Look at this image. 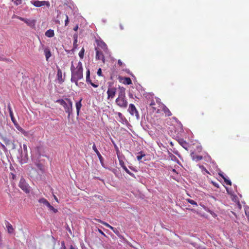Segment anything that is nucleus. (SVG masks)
<instances>
[{"label": "nucleus", "instance_id": "nucleus-32", "mask_svg": "<svg viewBox=\"0 0 249 249\" xmlns=\"http://www.w3.org/2000/svg\"><path fill=\"white\" fill-rule=\"evenodd\" d=\"M90 72H89V71L88 70L87 71V73H86V81L87 83H89V82L91 81V80H90Z\"/></svg>", "mask_w": 249, "mask_h": 249}, {"label": "nucleus", "instance_id": "nucleus-13", "mask_svg": "<svg viewBox=\"0 0 249 249\" xmlns=\"http://www.w3.org/2000/svg\"><path fill=\"white\" fill-rule=\"evenodd\" d=\"M18 151L20 152V157H18V158H20L22 163H26L28 160L27 153H24V154L23 153L21 146H20V149L18 150Z\"/></svg>", "mask_w": 249, "mask_h": 249}, {"label": "nucleus", "instance_id": "nucleus-24", "mask_svg": "<svg viewBox=\"0 0 249 249\" xmlns=\"http://www.w3.org/2000/svg\"><path fill=\"white\" fill-rule=\"evenodd\" d=\"M95 220L97 221H98V222L104 225L105 226H106L107 227V228H109V229L113 230V227L111 226L110 225H109L108 223L105 222H104L102 220H101V219H96L95 218Z\"/></svg>", "mask_w": 249, "mask_h": 249}, {"label": "nucleus", "instance_id": "nucleus-8", "mask_svg": "<svg viewBox=\"0 0 249 249\" xmlns=\"http://www.w3.org/2000/svg\"><path fill=\"white\" fill-rule=\"evenodd\" d=\"M65 103L66 105H62V106L64 107L65 111L70 114L72 110V102L70 99L66 98Z\"/></svg>", "mask_w": 249, "mask_h": 249}, {"label": "nucleus", "instance_id": "nucleus-43", "mask_svg": "<svg viewBox=\"0 0 249 249\" xmlns=\"http://www.w3.org/2000/svg\"><path fill=\"white\" fill-rule=\"evenodd\" d=\"M17 18L20 19V20L21 21H26L27 20H28V19L27 18H22V17H17Z\"/></svg>", "mask_w": 249, "mask_h": 249}, {"label": "nucleus", "instance_id": "nucleus-49", "mask_svg": "<svg viewBox=\"0 0 249 249\" xmlns=\"http://www.w3.org/2000/svg\"><path fill=\"white\" fill-rule=\"evenodd\" d=\"M118 64L120 66H122L123 65V63L121 61V60L120 59H119L118 60Z\"/></svg>", "mask_w": 249, "mask_h": 249}, {"label": "nucleus", "instance_id": "nucleus-6", "mask_svg": "<svg viewBox=\"0 0 249 249\" xmlns=\"http://www.w3.org/2000/svg\"><path fill=\"white\" fill-rule=\"evenodd\" d=\"M31 3L34 5L35 7H40L42 6L46 5L47 7H50V3L48 1H39L38 0H32Z\"/></svg>", "mask_w": 249, "mask_h": 249}, {"label": "nucleus", "instance_id": "nucleus-22", "mask_svg": "<svg viewBox=\"0 0 249 249\" xmlns=\"http://www.w3.org/2000/svg\"><path fill=\"white\" fill-rule=\"evenodd\" d=\"M44 53L46 60L48 61L49 58L51 56V53L50 49L48 48H45L44 50Z\"/></svg>", "mask_w": 249, "mask_h": 249}, {"label": "nucleus", "instance_id": "nucleus-25", "mask_svg": "<svg viewBox=\"0 0 249 249\" xmlns=\"http://www.w3.org/2000/svg\"><path fill=\"white\" fill-rule=\"evenodd\" d=\"M38 202L40 203L44 204V205L46 206L47 207L50 204V203L48 202V201L44 198H40L38 200Z\"/></svg>", "mask_w": 249, "mask_h": 249}, {"label": "nucleus", "instance_id": "nucleus-61", "mask_svg": "<svg viewBox=\"0 0 249 249\" xmlns=\"http://www.w3.org/2000/svg\"><path fill=\"white\" fill-rule=\"evenodd\" d=\"M13 168H14V167H12V168L11 167H10L11 170H13Z\"/></svg>", "mask_w": 249, "mask_h": 249}, {"label": "nucleus", "instance_id": "nucleus-50", "mask_svg": "<svg viewBox=\"0 0 249 249\" xmlns=\"http://www.w3.org/2000/svg\"><path fill=\"white\" fill-rule=\"evenodd\" d=\"M73 30L75 31H77L78 30V24H76L75 27L73 28Z\"/></svg>", "mask_w": 249, "mask_h": 249}, {"label": "nucleus", "instance_id": "nucleus-56", "mask_svg": "<svg viewBox=\"0 0 249 249\" xmlns=\"http://www.w3.org/2000/svg\"><path fill=\"white\" fill-rule=\"evenodd\" d=\"M53 197L56 201L58 202V198H57V197L55 195H53Z\"/></svg>", "mask_w": 249, "mask_h": 249}, {"label": "nucleus", "instance_id": "nucleus-40", "mask_svg": "<svg viewBox=\"0 0 249 249\" xmlns=\"http://www.w3.org/2000/svg\"><path fill=\"white\" fill-rule=\"evenodd\" d=\"M10 59L5 57L0 56V61H9Z\"/></svg>", "mask_w": 249, "mask_h": 249}, {"label": "nucleus", "instance_id": "nucleus-64", "mask_svg": "<svg viewBox=\"0 0 249 249\" xmlns=\"http://www.w3.org/2000/svg\"><path fill=\"white\" fill-rule=\"evenodd\" d=\"M135 98L139 99V97H138L137 96H135Z\"/></svg>", "mask_w": 249, "mask_h": 249}, {"label": "nucleus", "instance_id": "nucleus-39", "mask_svg": "<svg viewBox=\"0 0 249 249\" xmlns=\"http://www.w3.org/2000/svg\"><path fill=\"white\" fill-rule=\"evenodd\" d=\"M119 162H120V165L121 166V167L124 169V168L125 167H126L125 166V164H124V162L121 160L119 161Z\"/></svg>", "mask_w": 249, "mask_h": 249}, {"label": "nucleus", "instance_id": "nucleus-57", "mask_svg": "<svg viewBox=\"0 0 249 249\" xmlns=\"http://www.w3.org/2000/svg\"><path fill=\"white\" fill-rule=\"evenodd\" d=\"M118 115L119 117H121L122 116V114L120 112H118Z\"/></svg>", "mask_w": 249, "mask_h": 249}, {"label": "nucleus", "instance_id": "nucleus-16", "mask_svg": "<svg viewBox=\"0 0 249 249\" xmlns=\"http://www.w3.org/2000/svg\"><path fill=\"white\" fill-rule=\"evenodd\" d=\"M5 223L8 232L9 233H12L14 231L12 225L8 221L6 220H5Z\"/></svg>", "mask_w": 249, "mask_h": 249}, {"label": "nucleus", "instance_id": "nucleus-48", "mask_svg": "<svg viewBox=\"0 0 249 249\" xmlns=\"http://www.w3.org/2000/svg\"><path fill=\"white\" fill-rule=\"evenodd\" d=\"M78 101H76L75 102V107H76V112H77V116H78Z\"/></svg>", "mask_w": 249, "mask_h": 249}, {"label": "nucleus", "instance_id": "nucleus-46", "mask_svg": "<svg viewBox=\"0 0 249 249\" xmlns=\"http://www.w3.org/2000/svg\"><path fill=\"white\" fill-rule=\"evenodd\" d=\"M97 74L99 75V76H101L102 75V70L101 68H99L98 70V71H97Z\"/></svg>", "mask_w": 249, "mask_h": 249}, {"label": "nucleus", "instance_id": "nucleus-29", "mask_svg": "<svg viewBox=\"0 0 249 249\" xmlns=\"http://www.w3.org/2000/svg\"><path fill=\"white\" fill-rule=\"evenodd\" d=\"M220 176L224 179L225 182L227 184L229 185H231V182L230 180L226 178L223 175L220 174Z\"/></svg>", "mask_w": 249, "mask_h": 249}, {"label": "nucleus", "instance_id": "nucleus-53", "mask_svg": "<svg viewBox=\"0 0 249 249\" xmlns=\"http://www.w3.org/2000/svg\"><path fill=\"white\" fill-rule=\"evenodd\" d=\"M128 96H129V98H134L133 97V95L131 93H129Z\"/></svg>", "mask_w": 249, "mask_h": 249}, {"label": "nucleus", "instance_id": "nucleus-38", "mask_svg": "<svg viewBox=\"0 0 249 249\" xmlns=\"http://www.w3.org/2000/svg\"><path fill=\"white\" fill-rule=\"evenodd\" d=\"M0 146L4 151L6 152L7 151V148L5 147V146L3 144L0 143Z\"/></svg>", "mask_w": 249, "mask_h": 249}, {"label": "nucleus", "instance_id": "nucleus-14", "mask_svg": "<svg viewBox=\"0 0 249 249\" xmlns=\"http://www.w3.org/2000/svg\"><path fill=\"white\" fill-rule=\"evenodd\" d=\"M119 80L124 85H130L132 83L131 79L129 77H119Z\"/></svg>", "mask_w": 249, "mask_h": 249}, {"label": "nucleus", "instance_id": "nucleus-23", "mask_svg": "<svg viewBox=\"0 0 249 249\" xmlns=\"http://www.w3.org/2000/svg\"><path fill=\"white\" fill-rule=\"evenodd\" d=\"M192 158L193 160L198 161L201 160L203 159L202 156L194 155L193 153L191 154Z\"/></svg>", "mask_w": 249, "mask_h": 249}, {"label": "nucleus", "instance_id": "nucleus-17", "mask_svg": "<svg viewBox=\"0 0 249 249\" xmlns=\"http://www.w3.org/2000/svg\"><path fill=\"white\" fill-rule=\"evenodd\" d=\"M156 104L154 101L152 100L149 103V107L151 108L153 112H156L157 113L159 112V109H158L156 107Z\"/></svg>", "mask_w": 249, "mask_h": 249}, {"label": "nucleus", "instance_id": "nucleus-5", "mask_svg": "<svg viewBox=\"0 0 249 249\" xmlns=\"http://www.w3.org/2000/svg\"><path fill=\"white\" fill-rule=\"evenodd\" d=\"M18 186L26 193H28L30 192L29 186L25 181V180L23 177H21L20 178Z\"/></svg>", "mask_w": 249, "mask_h": 249}, {"label": "nucleus", "instance_id": "nucleus-7", "mask_svg": "<svg viewBox=\"0 0 249 249\" xmlns=\"http://www.w3.org/2000/svg\"><path fill=\"white\" fill-rule=\"evenodd\" d=\"M73 48L70 50L65 49V51L68 53L74 54L75 51L77 49V37H78L77 34L76 33H75L73 35Z\"/></svg>", "mask_w": 249, "mask_h": 249}, {"label": "nucleus", "instance_id": "nucleus-59", "mask_svg": "<svg viewBox=\"0 0 249 249\" xmlns=\"http://www.w3.org/2000/svg\"><path fill=\"white\" fill-rule=\"evenodd\" d=\"M69 249H75V248L72 245H71Z\"/></svg>", "mask_w": 249, "mask_h": 249}, {"label": "nucleus", "instance_id": "nucleus-37", "mask_svg": "<svg viewBox=\"0 0 249 249\" xmlns=\"http://www.w3.org/2000/svg\"><path fill=\"white\" fill-rule=\"evenodd\" d=\"M12 1L16 5H18L21 3L22 0H12Z\"/></svg>", "mask_w": 249, "mask_h": 249}, {"label": "nucleus", "instance_id": "nucleus-1", "mask_svg": "<svg viewBox=\"0 0 249 249\" xmlns=\"http://www.w3.org/2000/svg\"><path fill=\"white\" fill-rule=\"evenodd\" d=\"M116 104L122 108H126L127 101L125 98V89L123 87H119L118 97L115 100Z\"/></svg>", "mask_w": 249, "mask_h": 249}, {"label": "nucleus", "instance_id": "nucleus-51", "mask_svg": "<svg viewBox=\"0 0 249 249\" xmlns=\"http://www.w3.org/2000/svg\"><path fill=\"white\" fill-rule=\"evenodd\" d=\"M98 231L99 232L102 234V235H104V236H106L105 234L102 231V230H101L100 229H98Z\"/></svg>", "mask_w": 249, "mask_h": 249}, {"label": "nucleus", "instance_id": "nucleus-9", "mask_svg": "<svg viewBox=\"0 0 249 249\" xmlns=\"http://www.w3.org/2000/svg\"><path fill=\"white\" fill-rule=\"evenodd\" d=\"M128 110L131 115H135L137 118H139V113L134 105L130 104L129 106Z\"/></svg>", "mask_w": 249, "mask_h": 249}, {"label": "nucleus", "instance_id": "nucleus-42", "mask_svg": "<svg viewBox=\"0 0 249 249\" xmlns=\"http://www.w3.org/2000/svg\"><path fill=\"white\" fill-rule=\"evenodd\" d=\"M12 145V149H15L16 148V145L15 143V141L13 140L12 143H11Z\"/></svg>", "mask_w": 249, "mask_h": 249}, {"label": "nucleus", "instance_id": "nucleus-34", "mask_svg": "<svg viewBox=\"0 0 249 249\" xmlns=\"http://www.w3.org/2000/svg\"><path fill=\"white\" fill-rule=\"evenodd\" d=\"M65 101H66V99L65 100L58 99V100H56V102L60 104L61 106H62V105H66Z\"/></svg>", "mask_w": 249, "mask_h": 249}, {"label": "nucleus", "instance_id": "nucleus-33", "mask_svg": "<svg viewBox=\"0 0 249 249\" xmlns=\"http://www.w3.org/2000/svg\"><path fill=\"white\" fill-rule=\"evenodd\" d=\"M140 154V155H138L137 157V160H139V161H141L142 159L145 156V154H143L142 152H141L139 153Z\"/></svg>", "mask_w": 249, "mask_h": 249}, {"label": "nucleus", "instance_id": "nucleus-58", "mask_svg": "<svg viewBox=\"0 0 249 249\" xmlns=\"http://www.w3.org/2000/svg\"><path fill=\"white\" fill-rule=\"evenodd\" d=\"M17 17H18V16L16 15H14L12 17V18H17Z\"/></svg>", "mask_w": 249, "mask_h": 249}, {"label": "nucleus", "instance_id": "nucleus-10", "mask_svg": "<svg viewBox=\"0 0 249 249\" xmlns=\"http://www.w3.org/2000/svg\"><path fill=\"white\" fill-rule=\"evenodd\" d=\"M57 72L56 75V80L58 81V83L59 84H61L65 81V76L63 78L62 71L58 66H57Z\"/></svg>", "mask_w": 249, "mask_h": 249}, {"label": "nucleus", "instance_id": "nucleus-35", "mask_svg": "<svg viewBox=\"0 0 249 249\" xmlns=\"http://www.w3.org/2000/svg\"><path fill=\"white\" fill-rule=\"evenodd\" d=\"M84 48H82L80 52L79 53V56L80 57V58H83L84 53Z\"/></svg>", "mask_w": 249, "mask_h": 249}, {"label": "nucleus", "instance_id": "nucleus-26", "mask_svg": "<svg viewBox=\"0 0 249 249\" xmlns=\"http://www.w3.org/2000/svg\"><path fill=\"white\" fill-rule=\"evenodd\" d=\"M2 140L6 145H9L11 144L13 142V141L10 140L7 137L2 138Z\"/></svg>", "mask_w": 249, "mask_h": 249}, {"label": "nucleus", "instance_id": "nucleus-52", "mask_svg": "<svg viewBox=\"0 0 249 249\" xmlns=\"http://www.w3.org/2000/svg\"><path fill=\"white\" fill-rule=\"evenodd\" d=\"M66 17H67V18L65 20V25H67L69 22L68 17L67 16Z\"/></svg>", "mask_w": 249, "mask_h": 249}, {"label": "nucleus", "instance_id": "nucleus-4", "mask_svg": "<svg viewBox=\"0 0 249 249\" xmlns=\"http://www.w3.org/2000/svg\"><path fill=\"white\" fill-rule=\"evenodd\" d=\"M41 156H45L43 146L42 145L36 146L35 148L32 159L33 160H38Z\"/></svg>", "mask_w": 249, "mask_h": 249}, {"label": "nucleus", "instance_id": "nucleus-20", "mask_svg": "<svg viewBox=\"0 0 249 249\" xmlns=\"http://www.w3.org/2000/svg\"><path fill=\"white\" fill-rule=\"evenodd\" d=\"M162 110L165 113L166 116H170L172 115V113L170 111V110L168 109V108L166 107L165 106L163 105L162 107Z\"/></svg>", "mask_w": 249, "mask_h": 249}, {"label": "nucleus", "instance_id": "nucleus-63", "mask_svg": "<svg viewBox=\"0 0 249 249\" xmlns=\"http://www.w3.org/2000/svg\"><path fill=\"white\" fill-rule=\"evenodd\" d=\"M52 238H53L54 240H55V239H54V237L52 236Z\"/></svg>", "mask_w": 249, "mask_h": 249}, {"label": "nucleus", "instance_id": "nucleus-45", "mask_svg": "<svg viewBox=\"0 0 249 249\" xmlns=\"http://www.w3.org/2000/svg\"><path fill=\"white\" fill-rule=\"evenodd\" d=\"M89 83L90 84V85H91L92 87H94V88H97V87H98V84H95V83H92V82H91V81L90 82H89Z\"/></svg>", "mask_w": 249, "mask_h": 249}, {"label": "nucleus", "instance_id": "nucleus-36", "mask_svg": "<svg viewBox=\"0 0 249 249\" xmlns=\"http://www.w3.org/2000/svg\"><path fill=\"white\" fill-rule=\"evenodd\" d=\"M124 170L126 172V173L128 174L130 176H131V177H134V174L130 172V171L126 167L124 168Z\"/></svg>", "mask_w": 249, "mask_h": 249}, {"label": "nucleus", "instance_id": "nucleus-28", "mask_svg": "<svg viewBox=\"0 0 249 249\" xmlns=\"http://www.w3.org/2000/svg\"><path fill=\"white\" fill-rule=\"evenodd\" d=\"M47 207L50 211H53L54 213H56L58 212L57 209L54 208L50 203L48 205Z\"/></svg>", "mask_w": 249, "mask_h": 249}, {"label": "nucleus", "instance_id": "nucleus-30", "mask_svg": "<svg viewBox=\"0 0 249 249\" xmlns=\"http://www.w3.org/2000/svg\"><path fill=\"white\" fill-rule=\"evenodd\" d=\"M179 142L180 144V145L182 146V147L186 149V147L187 146L188 144L185 141H184L183 140H180L179 141Z\"/></svg>", "mask_w": 249, "mask_h": 249}, {"label": "nucleus", "instance_id": "nucleus-18", "mask_svg": "<svg viewBox=\"0 0 249 249\" xmlns=\"http://www.w3.org/2000/svg\"><path fill=\"white\" fill-rule=\"evenodd\" d=\"M35 164L39 170H40L42 172H44V165L40 162V160H39V159H38V160H36V161H35Z\"/></svg>", "mask_w": 249, "mask_h": 249}, {"label": "nucleus", "instance_id": "nucleus-21", "mask_svg": "<svg viewBox=\"0 0 249 249\" xmlns=\"http://www.w3.org/2000/svg\"><path fill=\"white\" fill-rule=\"evenodd\" d=\"M45 35L48 37H52L54 36V31L52 29H49L45 32Z\"/></svg>", "mask_w": 249, "mask_h": 249}, {"label": "nucleus", "instance_id": "nucleus-62", "mask_svg": "<svg viewBox=\"0 0 249 249\" xmlns=\"http://www.w3.org/2000/svg\"><path fill=\"white\" fill-rule=\"evenodd\" d=\"M13 168H14V167H12V168L11 167H10L11 170H13Z\"/></svg>", "mask_w": 249, "mask_h": 249}, {"label": "nucleus", "instance_id": "nucleus-15", "mask_svg": "<svg viewBox=\"0 0 249 249\" xmlns=\"http://www.w3.org/2000/svg\"><path fill=\"white\" fill-rule=\"evenodd\" d=\"M98 46L101 48L105 53H107L108 49L106 44L103 41H99L97 43Z\"/></svg>", "mask_w": 249, "mask_h": 249}, {"label": "nucleus", "instance_id": "nucleus-41", "mask_svg": "<svg viewBox=\"0 0 249 249\" xmlns=\"http://www.w3.org/2000/svg\"><path fill=\"white\" fill-rule=\"evenodd\" d=\"M60 249H66V247L65 245V242L64 241L61 242V247Z\"/></svg>", "mask_w": 249, "mask_h": 249}, {"label": "nucleus", "instance_id": "nucleus-3", "mask_svg": "<svg viewBox=\"0 0 249 249\" xmlns=\"http://www.w3.org/2000/svg\"><path fill=\"white\" fill-rule=\"evenodd\" d=\"M71 81L74 83L76 86H78V64H74L73 61L71 62Z\"/></svg>", "mask_w": 249, "mask_h": 249}, {"label": "nucleus", "instance_id": "nucleus-2", "mask_svg": "<svg viewBox=\"0 0 249 249\" xmlns=\"http://www.w3.org/2000/svg\"><path fill=\"white\" fill-rule=\"evenodd\" d=\"M7 108H8V109L9 111L10 116L11 117V121L14 124V125L15 126L16 128L19 131H20L23 135H24L25 136L28 137L29 135V132L25 131L21 127H20L19 126V125L18 124V123H17V122L16 121V119H15L14 118L13 111H12V108L11 107L10 103L8 104Z\"/></svg>", "mask_w": 249, "mask_h": 249}, {"label": "nucleus", "instance_id": "nucleus-54", "mask_svg": "<svg viewBox=\"0 0 249 249\" xmlns=\"http://www.w3.org/2000/svg\"><path fill=\"white\" fill-rule=\"evenodd\" d=\"M11 175L12 176L13 179H15V178H16V175L12 173H11Z\"/></svg>", "mask_w": 249, "mask_h": 249}, {"label": "nucleus", "instance_id": "nucleus-44", "mask_svg": "<svg viewBox=\"0 0 249 249\" xmlns=\"http://www.w3.org/2000/svg\"><path fill=\"white\" fill-rule=\"evenodd\" d=\"M23 151H24V153H27V145L25 144H23Z\"/></svg>", "mask_w": 249, "mask_h": 249}, {"label": "nucleus", "instance_id": "nucleus-47", "mask_svg": "<svg viewBox=\"0 0 249 249\" xmlns=\"http://www.w3.org/2000/svg\"><path fill=\"white\" fill-rule=\"evenodd\" d=\"M25 23H27L28 25H32V21H30V20L28 19L26 21H24Z\"/></svg>", "mask_w": 249, "mask_h": 249}, {"label": "nucleus", "instance_id": "nucleus-11", "mask_svg": "<svg viewBox=\"0 0 249 249\" xmlns=\"http://www.w3.org/2000/svg\"><path fill=\"white\" fill-rule=\"evenodd\" d=\"M116 88L114 87H109L107 91V99H113L116 92Z\"/></svg>", "mask_w": 249, "mask_h": 249}, {"label": "nucleus", "instance_id": "nucleus-19", "mask_svg": "<svg viewBox=\"0 0 249 249\" xmlns=\"http://www.w3.org/2000/svg\"><path fill=\"white\" fill-rule=\"evenodd\" d=\"M92 149L94 151V152L96 153L101 162H102V160H103V158L102 155H101V154L100 153V152H99V151L97 150L96 146L94 143L93 144V145L92 146Z\"/></svg>", "mask_w": 249, "mask_h": 249}, {"label": "nucleus", "instance_id": "nucleus-60", "mask_svg": "<svg viewBox=\"0 0 249 249\" xmlns=\"http://www.w3.org/2000/svg\"><path fill=\"white\" fill-rule=\"evenodd\" d=\"M80 63L79 62V65H80ZM80 66H79V69H78L79 72H80Z\"/></svg>", "mask_w": 249, "mask_h": 249}, {"label": "nucleus", "instance_id": "nucleus-55", "mask_svg": "<svg viewBox=\"0 0 249 249\" xmlns=\"http://www.w3.org/2000/svg\"><path fill=\"white\" fill-rule=\"evenodd\" d=\"M81 100H80V101H79V107H78L79 110H80V108L81 106Z\"/></svg>", "mask_w": 249, "mask_h": 249}, {"label": "nucleus", "instance_id": "nucleus-31", "mask_svg": "<svg viewBox=\"0 0 249 249\" xmlns=\"http://www.w3.org/2000/svg\"><path fill=\"white\" fill-rule=\"evenodd\" d=\"M186 200L190 204L193 205H195L196 206H197V203L194 200L188 198V199H187Z\"/></svg>", "mask_w": 249, "mask_h": 249}, {"label": "nucleus", "instance_id": "nucleus-12", "mask_svg": "<svg viewBox=\"0 0 249 249\" xmlns=\"http://www.w3.org/2000/svg\"><path fill=\"white\" fill-rule=\"evenodd\" d=\"M96 60H101L104 63L105 62V56L103 54V52L99 50V48H96Z\"/></svg>", "mask_w": 249, "mask_h": 249}, {"label": "nucleus", "instance_id": "nucleus-27", "mask_svg": "<svg viewBox=\"0 0 249 249\" xmlns=\"http://www.w3.org/2000/svg\"><path fill=\"white\" fill-rule=\"evenodd\" d=\"M199 168L201 170V172L203 174H205V173L209 174V172L207 170V169L203 165H199Z\"/></svg>", "mask_w": 249, "mask_h": 249}]
</instances>
